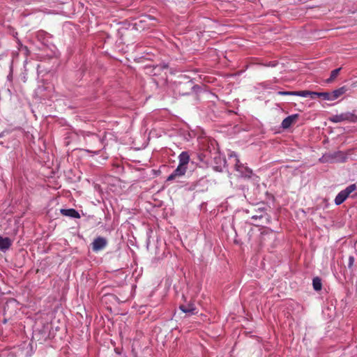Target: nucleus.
I'll return each mask as SVG.
<instances>
[{"instance_id":"obj_10","label":"nucleus","mask_w":357,"mask_h":357,"mask_svg":"<svg viewBox=\"0 0 357 357\" xmlns=\"http://www.w3.org/2000/svg\"><path fill=\"white\" fill-rule=\"evenodd\" d=\"M180 310L185 313H188L190 314H195L197 313V307L193 303H188V305H181L179 307Z\"/></svg>"},{"instance_id":"obj_24","label":"nucleus","mask_w":357,"mask_h":357,"mask_svg":"<svg viewBox=\"0 0 357 357\" xmlns=\"http://www.w3.org/2000/svg\"><path fill=\"white\" fill-rule=\"evenodd\" d=\"M3 132L1 133L0 134V137L3 136Z\"/></svg>"},{"instance_id":"obj_5","label":"nucleus","mask_w":357,"mask_h":357,"mask_svg":"<svg viewBox=\"0 0 357 357\" xmlns=\"http://www.w3.org/2000/svg\"><path fill=\"white\" fill-rule=\"evenodd\" d=\"M325 160L328 162H343L347 160V155L342 151H335L331 153H328L324 156Z\"/></svg>"},{"instance_id":"obj_17","label":"nucleus","mask_w":357,"mask_h":357,"mask_svg":"<svg viewBox=\"0 0 357 357\" xmlns=\"http://www.w3.org/2000/svg\"><path fill=\"white\" fill-rule=\"evenodd\" d=\"M340 70H341V68H336V69L332 70L331 73L330 77L326 79V82L327 83L332 82L336 78V77L338 75Z\"/></svg>"},{"instance_id":"obj_11","label":"nucleus","mask_w":357,"mask_h":357,"mask_svg":"<svg viewBox=\"0 0 357 357\" xmlns=\"http://www.w3.org/2000/svg\"><path fill=\"white\" fill-rule=\"evenodd\" d=\"M61 213L65 216L73 218H79L80 217L79 213L74 208L61 209Z\"/></svg>"},{"instance_id":"obj_3","label":"nucleus","mask_w":357,"mask_h":357,"mask_svg":"<svg viewBox=\"0 0 357 357\" xmlns=\"http://www.w3.org/2000/svg\"><path fill=\"white\" fill-rule=\"evenodd\" d=\"M231 157H234V161H235V169L237 172H238V176L242 178H251L252 175V170L250 169L249 167L245 166L243 164H242L239 159L237 158V155L233 153L230 155Z\"/></svg>"},{"instance_id":"obj_13","label":"nucleus","mask_w":357,"mask_h":357,"mask_svg":"<svg viewBox=\"0 0 357 357\" xmlns=\"http://www.w3.org/2000/svg\"><path fill=\"white\" fill-rule=\"evenodd\" d=\"M11 245V241L8 237H2L0 236V250H6Z\"/></svg>"},{"instance_id":"obj_8","label":"nucleus","mask_w":357,"mask_h":357,"mask_svg":"<svg viewBox=\"0 0 357 357\" xmlns=\"http://www.w3.org/2000/svg\"><path fill=\"white\" fill-rule=\"evenodd\" d=\"M347 91V88L345 86L333 91L331 93H329V100L332 101L337 99L342 95L345 93Z\"/></svg>"},{"instance_id":"obj_2","label":"nucleus","mask_w":357,"mask_h":357,"mask_svg":"<svg viewBox=\"0 0 357 357\" xmlns=\"http://www.w3.org/2000/svg\"><path fill=\"white\" fill-rule=\"evenodd\" d=\"M277 238V234L269 229H264L260 234L259 241L262 245L274 246V242Z\"/></svg>"},{"instance_id":"obj_20","label":"nucleus","mask_w":357,"mask_h":357,"mask_svg":"<svg viewBox=\"0 0 357 357\" xmlns=\"http://www.w3.org/2000/svg\"><path fill=\"white\" fill-rule=\"evenodd\" d=\"M354 262V257L353 256H349V262H348V268H351L353 266Z\"/></svg>"},{"instance_id":"obj_22","label":"nucleus","mask_w":357,"mask_h":357,"mask_svg":"<svg viewBox=\"0 0 357 357\" xmlns=\"http://www.w3.org/2000/svg\"><path fill=\"white\" fill-rule=\"evenodd\" d=\"M87 152H90V153H93L96 155H98L99 154L100 151V149H98V150H95V151H93V150H86Z\"/></svg>"},{"instance_id":"obj_16","label":"nucleus","mask_w":357,"mask_h":357,"mask_svg":"<svg viewBox=\"0 0 357 357\" xmlns=\"http://www.w3.org/2000/svg\"><path fill=\"white\" fill-rule=\"evenodd\" d=\"M312 91H294V96H301V97H310L312 98Z\"/></svg>"},{"instance_id":"obj_7","label":"nucleus","mask_w":357,"mask_h":357,"mask_svg":"<svg viewBox=\"0 0 357 357\" xmlns=\"http://www.w3.org/2000/svg\"><path fill=\"white\" fill-rule=\"evenodd\" d=\"M187 170V167L178 165L176 169L167 177V181L175 180L177 177L183 176Z\"/></svg>"},{"instance_id":"obj_9","label":"nucleus","mask_w":357,"mask_h":357,"mask_svg":"<svg viewBox=\"0 0 357 357\" xmlns=\"http://www.w3.org/2000/svg\"><path fill=\"white\" fill-rule=\"evenodd\" d=\"M298 117V114H295L286 117L282 122L281 126L283 128L287 129L291 127V126L295 123L296 119Z\"/></svg>"},{"instance_id":"obj_15","label":"nucleus","mask_w":357,"mask_h":357,"mask_svg":"<svg viewBox=\"0 0 357 357\" xmlns=\"http://www.w3.org/2000/svg\"><path fill=\"white\" fill-rule=\"evenodd\" d=\"M312 286L315 291H319L321 289L322 284L321 280L319 278L316 277L312 280Z\"/></svg>"},{"instance_id":"obj_21","label":"nucleus","mask_w":357,"mask_h":357,"mask_svg":"<svg viewBox=\"0 0 357 357\" xmlns=\"http://www.w3.org/2000/svg\"><path fill=\"white\" fill-rule=\"evenodd\" d=\"M264 218V215L263 214H259V215H252L251 217V219L255 220V221H257L258 220H261Z\"/></svg>"},{"instance_id":"obj_12","label":"nucleus","mask_w":357,"mask_h":357,"mask_svg":"<svg viewBox=\"0 0 357 357\" xmlns=\"http://www.w3.org/2000/svg\"><path fill=\"white\" fill-rule=\"evenodd\" d=\"M178 160H179L178 165L184 166V167H187V165L188 164L189 160H190V155H189L188 153L186 151L181 152L180 153V155H178Z\"/></svg>"},{"instance_id":"obj_6","label":"nucleus","mask_w":357,"mask_h":357,"mask_svg":"<svg viewBox=\"0 0 357 357\" xmlns=\"http://www.w3.org/2000/svg\"><path fill=\"white\" fill-rule=\"evenodd\" d=\"M107 245V239L104 237L99 236L93 240L91 243L93 252H98L103 250Z\"/></svg>"},{"instance_id":"obj_4","label":"nucleus","mask_w":357,"mask_h":357,"mask_svg":"<svg viewBox=\"0 0 357 357\" xmlns=\"http://www.w3.org/2000/svg\"><path fill=\"white\" fill-rule=\"evenodd\" d=\"M356 190V184H351L344 190H341L335 198V204L337 206L342 204L349 197V195Z\"/></svg>"},{"instance_id":"obj_14","label":"nucleus","mask_w":357,"mask_h":357,"mask_svg":"<svg viewBox=\"0 0 357 357\" xmlns=\"http://www.w3.org/2000/svg\"><path fill=\"white\" fill-rule=\"evenodd\" d=\"M316 98H321L325 100H329V93L312 91V99H315Z\"/></svg>"},{"instance_id":"obj_18","label":"nucleus","mask_w":357,"mask_h":357,"mask_svg":"<svg viewBox=\"0 0 357 357\" xmlns=\"http://www.w3.org/2000/svg\"><path fill=\"white\" fill-rule=\"evenodd\" d=\"M91 141L95 143H98L99 144H102V139L101 138L97 135H93L91 136Z\"/></svg>"},{"instance_id":"obj_19","label":"nucleus","mask_w":357,"mask_h":357,"mask_svg":"<svg viewBox=\"0 0 357 357\" xmlns=\"http://www.w3.org/2000/svg\"><path fill=\"white\" fill-rule=\"evenodd\" d=\"M294 91H280L278 92V95L281 96H294Z\"/></svg>"},{"instance_id":"obj_1","label":"nucleus","mask_w":357,"mask_h":357,"mask_svg":"<svg viewBox=\"0 0 357 357\" xmlns=\"http://www.w3.org/2000/svg\"><path fill=\"white\" fill-rule=\"evenodd\" d=\"M328 121L334 123H354L357 122V114L354 112H342L329 116Z\"/></svg>"},{"instance_id":"obj_23","label":"nucleus","mask_w":357,"mask_h":357,"mask_svg":"<svg viewBox=\"0 0 357 357\" xmlns=\"http://www.w3.org/2000/svg\"><path fill=\"white\" fill-rule=\"evenodd\" d=\"M276 66V63H274V62H271L269 64H268V66H271V67H274Z\"/></svg>"}]
</instances>
